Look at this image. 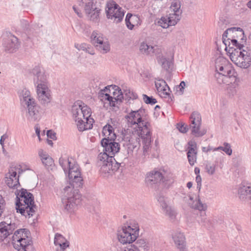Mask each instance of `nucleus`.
<instances>
[{
    "instance_id": "09e8293b",
    "label": "nucleus",
    "mask_w": 251,
    "mask_h": 251,
    "mask_svg": "<svg viewBox=\"0 0 251 251\" xmlns=\"http://www.w3.org/2000/svg\"><path fill=\"white\" fill-rule=\"evenodd\" d=\"M177 128L180 132L183 133H186L188 130L187 126L182 124H177Z\"/></svg>"
},
{
    "instance_id": "412c9836",
    "label": "nucleus",
    "mask_w": 251,
    "mask_h": 251,
    "mask_svg": "<svg viewBox=\"0 0 251 251\" xmlns=\"http://www.w3.org/2000/svg\"><path fill=\"white\" fill-rule=\"evenodd\" d=\"M163 174L160 171H152L147 174L145 180L149 186L161 183L163 178Z\"/></svg>"
},
{
    "instance_id": "b1692460",
    "label": "nucleus",
    "mask_w": 251,
    "mask_h": 251,
    "mask_svg": "<svg viewBox=\"0 0 251 251\" xmlns=\"http://www.w3.org/2000/svg\"><path fill=\"white\" fill-rule=\"evenodd\" d=\"M179 20L180 19H176V17H161L158 23L162 27L167 28L170 26L175 25Z\"/></svg>"
},
{
    "instance_id": "c9c22d12",
    "label": "nucleus",
    "mask_w": 251,
    "mask_h": 251,
    "mask_svg": "<svg viewBox=\"0 0 251 251\" xmlns=\"http://www.w3.org/2000/svg\"><path fill=\"white\" fill-rule=\"evenodd\" d=\"M197 151L196 149H189L187 153L188 162L191 166L195 164L197 160Z\"/></svg>"
},
{
    "instance_id": "6e6d98bb",
    "label": "nucleus",
    "mask_w": 251,
    "mask_h": 251,
    "mask_svg": "<svg viewBox=\"0 0 251 251\" xmlns=\"http://www.w3.org/2000/svg\"><path fill=\"white\" fill-rule=\"evenodd\" d=\"M8 136L6 134H4L1 136L0 140V144L3 146L4 145V141L8 138Z\"/></svg>"
},
{
    "instance_id": "ea45409f",
    "label": "nucleus",
    "mask_w": 251,
    "mask_h": 251,
    "mask_svg": "<svg viewBox=\"0 0 251 251\" xmlns=\"http://www.w3.org/2000/svg\"><path fill=\"white\" fill-rule=\"evenodd\" d=\"M180 6V2L179 0H174L172 1L170 9L174 12V16H179L178 12Z\"/></svg>"
},
{
    "instance_id": "a211bd4d",
    "label": "nucleus",
    "mask_w": 251,
    "mask_h": 251,
    "mask_svg": "<svg viewBox=\"0 0 251 251\" xmlns=\"http://www.w3.org/2000/svg\"><path fill=\"white\" fill-rule=\"evenodd\" d=\"M215 68L217 72L232 78L234 71L231 64L225 58L220 56L216 59Z\"/></svg>"
},
{
    "instance_id": "13d9d810",
    "label": "nucleus",
    "mask_w": 251,
    "mask_h": 251,
    "mask_svg": "<svg viewBox=\"0 0 251 251\" xmlns=\"http://www.w3.org/2000/svg\"><path fill=\"white\" fill-rule=\"evenodd\" d=\"M47 136L48 137L52 139H54L55 138V134L50 130L48 131Z\"/></svg>"
},
{
    "instance_id": "6e6552de",
    "label": "nucleus",
    "mask_w": 251,
    "mask_h": 251,
    "mask_svg": "<svg viewBox=\"0 0 251 251\" xmlns=\"http://www.w3.org/2000/svg\"><path fill=\"white\" fill-rule=\"evenodd\" d=\"M16 209L17 212L29 217L32 216L36 209L33 195L22 189L16 197Z\"/></svg>"
},
{
    "instance_id": "58836bf2",
    "label": "nucleus",
    "mask_w": 251,
    "mask_h": 251,
    "mask_svg": "<svg viewBox=\"0 0 251 251\" xmlns=\"http://www.w3.org/2000/svg\"><path fill=\"white\" fill-rule=\"evenodd\" d=\"M157 62L160 64L162 67L165 70H168L172 65V62L169 59H167L165 56H163L162 58H160Z\"/></svg>"
},
{
    "instance_id": "f03ea898",
    "label": "nucleus",
    "mask_w": 251,
    "mask_h": 251,
    "mask_svg": "<svg viewBox=\"0 0 251 251\" xmlns=\"http://www.w3.org/2000/svg\"><path fill=\"white\" fill-rule=\"evenodd\" d=\"M143 112L144 111L141 109L132 110L125 116V118L127 120L128 126L133 128L130 133L137 131L139 134L146 135V138L145 139L146 143V147H147L149 143L151 142V125L143 118Z\"/></svg>"
},
{
    "instance_id": "f704fd0d",
    "label": "nucleus",
    "mask_w": 251,
    "mask_h": 251,
    "mask_svg": "<svg viewBox=\"0 0 251 251\" xmlns=\"http://www.w3.org/2000/svg\"><path fill=\"white\" fill-rule=\"evenodd\" d=\"M103 134L107 138L106 139H115L116 135L114 132V128L109 124L105 125L102 129Z\"/></svg>"
},
{
    "instance_id": "5701e85b",
    "label": "nucleus",
    "mask_w": 251,
    "mask_h": 251,
    "mask_svg": "<svg viewBox=\"0 0 251 251\" xmlns=\"http://www.w3.org/2000/svg\"><path fill=\"white\" fill-rule=\"evenodd\" d=\"M172 238L176 247L181 251L185 249V238L183 233L176 230L172 233Z\"/></svg>"
},
{
    "instance_id": "c03bdc74",
    "label": "nucleus",
    "mask_w": 251,
    "mask_h": 251,
    "mask_svg": "<svg viewBox=\"0 0 251 251\" xmlns=\"http://www.w3.org/2000/svg\"><path fill=\"white\" fill-rule=\"evenodd\" d=\"M143 99L145 103L151 105L154 104L157 102V100L153 98L152 97H149L145 94L143 95Z\"/></svg>"
},
{
    "instance_id": "aec40b11",
    "label": "nucleus",
    "mask_w": 251,
    "mask_h": 251,
    "mask_svg": "<svg viewBox=\"0 0 251 251\" xmlns=\"http://www.w3.org/2000/svg\"><path fill=\"white\" fill-rule=\"evenodd\" d=\"M105 11L107 16H124L126 13V10L114 0L107 2Z\"/></svg>"
},
{
    "instance_id": "338daca9",
    "label": "nucleus",
    "mask_w": 251,
    "mask_h": 251,
    "mask_svg": "<svg viewBox=\"0 0 251 251\" xmlns=\"http://www.w3.org/2000/svg\"><path fill=\"white\" fill-rule=\"evenodd\" d=\"M90 49H88L87 51H86V52H88L89 53H90V54H94V52L93 50H91L90 51L89 50Z\"/></svg>"
},
{
    "instance_id": "0eeeda50",
    "label": "nucleus",
    "mask_w": 251,
    "mask_h": 251,
    "mask_svg": "<svg viewBox=\"0 0 251 251\" xmlns=\"http://www.w3.org/2000/svg\"><path fill=\"white\" fill-rule=\"evenodd\" d=\"M75 186L70 185L64 189L62 203L65 210L71 215L74 214L78 210L81 201V196Z\"/></svg>"
},
{
    "instance_id": "4be33fe9",
    "label": "nucleus",
    "mask_w": 251,
    "mask_h": 251,
    "mask_svg": "<svg viewBox=\"0 0 251 251\" xmlns=\"http://www.w3.org/2000/svg\"><path fill=\"white\" fill-rule=\"evenodd\" d=\"M155 85L160 97L166 98L170 96V89L165 80L162 79H156Z\"/></svg>"
},
{
    "instance_id": "4d7b16f0",
    "label": "nucleus",
    "mask_w": 251,
    "mask_h": 251,
    "mask_svg": "<svg viewBox=\"0 0 251 251\" xmlns=\"http://www.w3.org/2000/svg\"><path fill=\"white\" fill-rule=\"evenodd\" d=\"M207 151H208V152L209 151H212L213 152L218 151V147L214 148L211 146H208V147H207Z\"/></svg>"
},
{
    "instance_id": "f257e3e1",
    "label": "nucleus",
    "mask_w": 251,
    "mask_h": 251,
    "mask_svg": "<svg viewBox=\"0 0 251 251\" xmlns=\"http://www.w3.org/2000/svg\"><path fill=\"white\" fill-rule=\"evenodd\" d=\"M114 139L104 138L101 141L103 148V152L98 156V163L100 166V172L103 174H110L111 171H116L119 168L114 156L120 150L119 143L114 141Z\"/></svg>"
},
{
    "instance_id": "49530a36",
    "label": "nucleus",
    "mask_w": 251,
    "mask_h": 251,
    "mask_svg": "<svg viewBox=\"0 0 251 251\" xmlns=\"http://www.w3.org/2000/svg\"><path fill=\"white\" fill-rule=\"evenodd\" d=\"M136 246L138 248L143 249L144 250L148 248L147 244L144 239H140L137 240L135 243Z\"/></svg>"
},
{
    "instance_id": "de8ad7c7",
    "label": "nucleus",
    "mask_w": 251,
    "mask_h": 251,
    "mask_svg": "<svg viewBox=\"0 0 251 251\" xmlns=\"http://www.w3.org/2000/svg\"><path fill=\"white\" fill-rule=\"evenodd\" d=\"M75 47L79 50L87 51L88 49H90V46L85 43L75 44Z\"/></svg>"
},
{
    "instance_id": "4c0bfd02",
    "label": "nucleus",
    "mask_w": 251,
    "mask_h": 251,
    "mask_svg": "<svg viewBox=\"0 0 251 251\" xmlns=\"http://www.w3.org/2000/svg\"><path fill=\"white\" fill-rule=\"evenodd\" d=\"M162 210L164 214L169 217L170 220L175 221L176 216V212L173 208L171 206H168Z\"/></svg>"
},
{
    "instance_id": "79ce46f5",
    "label": "nucleus",
    "mask_w": 251,
    "mask_h": 251,
    "mask_svg": "<svg viewBox=\"0 0 251 251\" xmlns=\"http://www.w3.org/2000/svg\"><path fill=\"white\" fill-rule=\"evenodd\" d=\"M156 199L162 209L166 208L168 206L167 198L162 194H159L157 196Z\"/></svg>"
},
{
    "instance_id": "ddd939ff",
    "label": "nucleus",
    "mask_w": 251,
    "mask_h": 251,
    "mask_svg": "<svg viewBox=\"0 0 251 251\" xmlns=\"http://www.w3.org/2000/svg\"><path fill=\"white\" fill-rule=\"evenodd\" d=\"M92 43L102 54L109 52L110 45L108 39L104 38L103 35L97 31H94L91 35Z\"/></svg>"
},
{
    "instance_id": "4468645a",
    "label": "nucleus",
    "mask_w": 251,
    "mask_h": 251,
    "mask_svg": "<svg viewBox=\"0 0 251 251\" xmlns=\"http://www.w3.org/2000/svg\"><path fill=\"white\" fill-rule=\"evenodd\" d=\"M72 113L75 121L83 119L88 121V118H91V110L84 103L81 101H77L73 106Z\"/></svg>"
},
{
    "instance_id": "f3484780",
    "label": "nucleus",
    "mask_w": 251,
    "mask_h": 251,
    "mask_svg": "<svg viewBox=\"0 0 251 251\" xmlns=\"http://www.w3.org/2000/svg\"><path fill=\"white\" fill-rule=\"evenodd\" d=\"M201 118L200 114L197 112H193L190 117V127L192 134L196 137H201L204 135L206 131L201 130Z\"/></svg>"
},
{
    "instance_id": "f8f14e48",
    "label": "nucleus",
    "mask_w": 251,
    "mask_h": 251,
    "mask_svg": "<svg viewBox=\"0 0 251 251\" xmlns=\"http://www.w3.org/2000/svg\"><path fill=\"white\" fill-rule=\"evenodd\" d=\"M231 40H236L238 43L242 44L246 43V39L243 29L240 27H233L225 31L223 35V41L225 45L226 46L228 45V42L231 43Z\"/></svg>"
},
{
    "instance_id": "774afa93",
    "label": "nucleus",
    "mask_w": 251,
    "mask_h": 251,
    "mask_svg": "<svg viewBox=\"0 0 251 251\" xmlns=\"http://www.w3.org/2000/svg\"><path fill=\"white\" fill-rule=\"evenodd\" d=\"M195 173L197 174L200 173V169L198 168H195Z\"/></svg>"
},
{
    "instance_id": "8fccbe9b",
    "label": "nucleus",
    "mask_w": 251,
    "mask_h": 251,
    "mask_svg": "<svg viewBox=\"0 0 251 251\" xmlns=\"http://www.w3.org/2000/svg\"><path fill=\"white\" fill-rule=\"evenodd\" d=\"M5 205V201L1 196L0 195V217L3 212Z\"/></svg>"
},
{
    "instance_id": "39448f33",
    "label": "nucleus",
    "mask_w": 251,
    "mask_h": 251,
    "mask_svg": "<svg viewBox=\"0 0 251 251\" xmlns=\"http://www.w3.org/2000/svg\"><path fill=\"white\" fill-rule=\"evenodd\" d=\"M20 100L26 107L25 117L28 122L34 123L39 121L42 116L40 106L31 96L29 90L24 89L20 93Z\"/></svg>"
},
{
    "instance_id": "2eb2a0df",
    "label": "nucleus",
    "mask_w": 251,
    "mask_h": 251,
    "mask_svg": "<svg viewBox=\"0 0 251 251\" xmlns=\"http://www.w3.org/2000/svg\"><path fill=\"white\" fill-rule=\"evenodd\" d=\"M21 171L22 170L19 165H13L10 166L5 177V183L9 188L17 189L20 186L19 175H18L17 173L20 174Z\"/></svg>"
},
{
    "instance_id": "dca6fc26",
    "label": "nucleus",
    "mask_w": 251,
    "mask_h": 251,
    "mask_svg": "<svg viewBox=\"0 0 251 251\" xmlns=\"http://www.w3.org/2000/svg\"><path fill=\"white\" fill-rule=\"evenodd\" d=\"M108 91L107 87H105L104 89L101 90L98 94V97L100 100L103 102V106L107 107L108 106L112 107L116 106V104L119 102H121L123 99V96L122 92L120 93L117 96H115V92H114V97L110 96L106 92Z\"/></svg>"
},
{
    "instance_id": "7ed1b4c3",
    "label": "nucleus",
    "mask_w": 251,
    "mask_h": 251,
    "mask_svg": "<svg viewBox=\"0 0 251 251\" xmlns=\"http://www.w3.org/2000/svg\"><path fill=\"white\" fill-rule=\"evenodd\" d=\"M31 73L33 75V82L36 87L39 100L42 104L49 103L51 100V96L44 70L40 66H35Z\"/></svg>"
},
{
    "instance_id": "cd10ccee",
    "label": "nucleus",
    "mask_w": 251,
    "mask_h": 251,
    "mask_svg": "<svg viewBox=\"0 0 251 251\" xmlns=\"http://www.w3.org/2000/svg\"><path fill=\"white\" fill-rule=\"evenodd\" d=\"M54 244L56 246H59L63 250L69 246V242L67 240L59 233L55 235Z\"/></svg>"
},
{
    "instance_id": "a19ab883",
    "label": "nucleus",
    "mask_w": 251,
    "mask_h": 251,
    "mask_svg": "<svg viewBox=\"0 0 251 251\" xmlns=\"http://www.w3.org/2000/svg\"><path fill=\"white\" fill-rule=\"evenodd\" d=\"M163 178L161 183L165 184H170L173 182L174 177L173 174L171 173H167L166 172L162 173Z\"/></svg>"
},
{
    "instance_id": "1a4fd4ad",
    "label": "nucleus",
    "mask_w": 251,
    "mask_h": 251,
    "mask_svg": "<svg viewBox=\"0 0 251 251\" xmlns=\"http://www.w3.org/2000/svg\"><path fill=\"white\" fill-rule=\"evenodd\" d=\"M146 138V135L139 134L137 131H134L133 133H130L129 134L126 135L123 139V146L126 151V154L125 155L124 159L133 156V151L138 149L139 147L141 139L143 141L144 152H147L150 147L151 142L146 147V143L145 139Z\"/></svg>"
},
{
    "instance_id": "603ef678",
    "label": "nucleus",
    "mask_w": 251,
    "mask_h": 251,
    "mask_svg": "<svg viewBox=\"0 0 251 251\" xmlns=\"http://www.w3.org/2000/svg\"><path fill=\"white\" fill-rule=\"evenodd\" d=\"M226 17H220L219 21H218L219 26L221 27H223L225 24L227 23V21L225 18Z\"/></svg>"
},
{
    "instance_id": "9d476101",
    "label": "nucleus",
    "mask_w": 251,
    "mask_h": 251,
    "mask_svg": "<svg viewBox=\"0 0 251 251\" xmlns=\"http://www.w3.org/2000/svg\"><path fill=\"white\" fill-rule=\"evenodd\" d=\"M29 235V231L26 229L16 230L12 236L13 247L17 251H35Z\"/></svg>"
},
{
    "instance_id": "c85d7f7f",
    "label": "nucleus",
    "mask_w": 251,
    "mask_h": 251,
    "mask_svg": "<svg viewBox=\"0 0 251 251\" xmlns=\"http://www.w3.org/2000/svg\"><path fill=\"white\" fill-rule=\"evenodd\" d=\"M38 153L44 165L49 167L51 166L53 164V159L46 151H43V150L39 149Z\"/></svg>"
},
{
    "instance_id": "c756f323",
    "label": "nucleus",
    "mask_w": 251,
    "mask_h": 251,
    "mask_svg": "<svg viewBox=\"0 0 251 251\" xmlns=\"http://www.w3.org/2000/svg\"><path fill=\"white\" fill-rule=\"evenodd\" d=\"M140 53L147 56L152 55L153 46L149 45L147 42L143 41L140 43L139 47Z\"/></svg>"
},
{
    "instance_id": "473e14b6",
    "label": "nucleus",
    "mask_w": 251,
    "mask_h": 251,
    "mask_svg": "<svg viewBox=\"0 0 251 251\" xmlns=\"http://www.w3.org/2000/svg\"><path fill=\"white\" fill-rule=\"evenodd\" d=\"M84 9L86 14H91V16H99L100 11V9L96 8L92 1L86 3Z\"/></svg>"
},
{
    "instance_id": "5fc2aeb1",
    "label": "nucleus",
    "mask_w": 251,
    "mask_h": 251,
    "mask_svg": "<svg viewBox=\"0 0 251 251\" xmlns=\"http://www.w3.org/2000/svg\"><path fill=\"white\" fill-rule=\"evenodd\" d=\"M188 145H189V147L188 148V150L189 149H191V148H193V149H196L197 150V148H196V143L195 141H190L188 142Z\"/></svg>"
},
{
    "instance_id": "bf43d9fd",
    "label": "nucleus",
    "mask_w": 251,
    "mask_h": 251,
    "mask_svg": "<svg viewBox=\"0 0 251 251\" xmlns=\"http://www.w3.org/2000/svg\"><path fill=\"white\" fill-rule=\"evenodd\" d=\"M185 86V83L184 81H181L178 85V88L181 92L183 91L184 87Z\"/></svg>"
},
{
    "instance_id": "2f4dec72",
    "label": "nucleus",
    "mask_w": 251,
    "mask_h": 251,
    "mask_svg": "<svg viewBox=\"0 0 251 251\" xmlns=\"http://www.w3.org/2000/svg\"><path fill=\"white\" fill-rule=\"evenodd\" d=\"M218 149L219 152L217 153H214V155L217 154L220 157H223L224 154L221 151L225 152L228 155H231L232 153V150L230 145L226 142H225L223 146L218 147Z\"/></svg>"
},
{
    "instance_id": "3c124183",
    "label": "nucleus",
    "mask_w": 251,
    "mask_h": 251,
    "mask_svg": "<svg viewBox=\"0 0 251 251\" xmlns=\"http://www.w3.org/2000/svg\"><path fill=\"white\" fill-rule=\"evenodd\" d=\"M196 181L197 183V189L199 192H200L201 186V178L200 175L197 176L196 177Z\"/></svg>"
},
{
    "instance_id": "9b49d317",
    "label": "nucleus",
    "mask_w": 251,
    "mask_h": 251,
    "mask_svg": "<svg viewBox=\"0 0 251 251\" xmlns=\"http://www.w3.org/2000/svg\"><path fill=\"white\" fill-rule=\"evenodd\" d=\"M139 226L135 222H130L118 230L119 241L122 244H130L135 241L139 236Z\"/></svg>"
},
{
    "instance_id": "a18cd8bd",
    "label": "nucleus",
    "mask_w": 251,
    "mask_h": 251,
    "mask_svg": "<svg viewBox=\"0 0 251 251\" xmlns=\"http://www.w3.org/2000/svg\"><path fill=\"white\" fill-rule=\"evenodd\" d=\"M216 165L210 163L207 164L205 166L206 172L210 175H213L215 172Z\"/></svg>"
},
{
    "instance_id": "393cba45",
    "label": "nucleus",
    "mask_w": 251,
    "mask_h": 251,
    "mask_svg": "<svg viewBox=\"0 0 251 251\" xmlns=\"http://www.w3.org/2000/svg\"><path fill=\"white\" fill-rule=\"evenodd\" d=\"M20 44L18 38L13 36L8 39L4 44L5 50L9 52H12L19 48Z\"/></svg>"
},
{
    "instance_id": "7c9ffc66",
    "label": "nucleus",
    "mask_w": 251,
    "mask_h": 251,
    "mask_svg": "<svg viewBox=\"0 0 251 251\" xmlns=\"http://www.w3.org/2000/svg\"><path fill=\"white\" fill-rule=\"evenodd\" d=\"M125 21L127 28L131 30L134 26L140 25L141 20L139 17H126Z\"/></svg>"
},
{
    "instance_id": "bb28decb",
    "label": "nucleus",
    "mask_w": 251,
    "mask_h": 251,
    "mask_svg": "<svg viewBox=\"0 0 251 251\" xmlns=\"http://www.w3.org/2000/svg\"><path fill=\"white\" fill-rule=\"evenodd\" d=\"M188 203L191 208L199 211H205L207 209V205L202 202L199 198V196H198V200L195 201L193 200L192 197L189 196Z\"/></svg>"
},
{
    "instance_id": "e433bc0d",
    "label": "nucleus",
    "mask_w": 251,
    "mask_h": 251,
    "mask_svg": "<svg viewBox=\"0 0 251 251\" xmlns=\"http://www.w3.org/2000/svg\"><path fill=\"white\" fill-rule=\"evenodd\" d=\"M215 77L217 83L220 85L227 84V83L229 82V80L232 78L218 72L215 74Z\"/></svg>"
},
{
    "instance_id": "37998d69",
    "label": "nucleus",
    "mask_w": 251,
    "mask_h": 251,
    "mask_svg": "<svg viewBox=\"0 0 251 251\" xmlns=\"http://www.w3.org/2000/svg\"><path fill=\"white\" fill-rule=\"evenodd\" d=\"M153 50L152 55L154 54L155 55L157 60L164 56L162 53L163 49L157 46H153Z\"/></svg>"
},
{
    "instance_id": "e2e57ef3",
    "label": "nucleus",
    "mask_w": 251,
    "mask_h": 251,
    "mask_svg": "<svg viewBox=\"0 0 251 251\" xmlns=\"http://www.w3.org/2000/svg\"><path fill=\"white\" fill-rule=\"evenodd\" d=\"M192 185H193V183L192 182H188L187 183V187L190 189L192 187Z\"/></svg>"
},
{
    "instance_id": "a878e982",
    "label": "nucleus",
    "mask_w": 251,
    "mask_h": 251,
    "mask_svg": "<svg viewBox=\"0 0 251 251\" xmlns=\"http://www.w3.org/2000/svg\"><path fill=\"white\" fill-rule=\"evenodd\" d=\"M88 119V121L83 119L75 121L77 127L79 131H83L92 128L94 120L92 118Z\"/></svg>"
},
{
    "instance_id": "423d86ee",
    "label": "nucleus",
    "mask_w": 251,
    "mask_h": 251,
    "mask_svg": "<svg viewBox=\"0 0 251 251\" xmlns=\"http://www.w3.org/2000/svg\"><path fill=\"white\" fill-rule=\"evenodd\" d=\"M60 166L65 174L68 173L71 185L79 187L82 186L83 178L80 169L73 158L60 157L59 160Z\"/></svg>"
},
{
    "instance_id": "72a5a7b5",
    "label": "nucleus",
    "mask_w": 251,
    "mask_h": 251,
    "mask_svg": "<svg viewBox=\"0 0 251 251\" xmlns=\"http://www.w3.org/2000/svg\"><path fill=\"white\" fill-rule=\"evenodd\" d=\"M232 78L234 79V81L233 82H229L227 83L226 90L229 95L234 96L237 93L239 86V82L235 78L234 76Z\"/></svg>"
},
{
    "instance_id": "69168bd1",
    "label": "nucleus",
    "mask_w": 251,
    "mask_h": 251,
    "mask_svg": "<svg viewBox=\"0 0 251 251\" xmlns=\"http://www.w3.org/2000/svg\"><path fill=\"white\" fill-rule=\"evenodd\" d=\"M247 5L249 8L251 9V0L248 2Z\"/></svg>"
},
{
    "instance_id": "864d4df0",
    "label": "nucleus",
    "mask_w": 251,
    "mask_h": 251,
    "mask_svg": "<svg viewBox=\"0 0 251 251\" xmlns=\"http://www.w3.org/2000/svg\"><path fill=\"white\" fill-rule=\"evenodd\" d=\"M126 95H127V97L130 99H136V95L134 94L133 92H131L130 90L126 91Z\"/></svg>"
},
{
    "instance_id": "680f3d73",
    "label": "nucleus",
    "mask_w": 251,
    "mask_h": 251,
    "mask_svg": "<svg viewBox=\"0 0 251 251\" xmlns=\"http://www.w3.org/2000/svg\"><path fill=\"white\" fill-rule=\"evenodd\" d=\"M73 9H74V11L75 12V13L76 14L78 15V14H79V10H78V9L77 7H75V6H73Z\"/></svg>"
},
{
    "instance_id": "0e129e2a",
    "label": "nucleus",
    "mask_w": 251,
    "mask_h": 251,
    "mask_svg": "<svg viewBox=\"0 0 251 251\" xmlns=\"http://www.w3.org/2000/svg\"><path fill=\"white\" fill-rule=\"evenodd\" d=\"M207 147H202V151L203 152L208 153V151H207Z\"/></svg>"
},
{
    "instance_id": "052dcab7",
    "label": "nucleus",
    "mask_w": 251,
    "mask_h": 251,
    "mask_svg": "<svg viewBox=\"0 0 251 251\" xmlns=\"http://www.w3.org/2000/svg\"><path fill=\"white\" fill-rule=\"evenodd\" d=\"M35 132H36V134H37V135L38 137L39 140H40V129L37 126L35 127Z\"/></svg>"
},
{
    "instance_id": "6ab92c4d",
    "label": "nucleus",
    "mask_w": 251,
    "mask_h": 251,
    "mask_svg": "<svg viewBox=\"0 0 251 251\" xmlns=\"http://www.w3.org/2000/svg\"><path fill=\"white\" fill-rule=\"evenodd\" d=\"M17 228V225L11 220H6L0 223V241H3L12 234Z\"/></svg>"
},
{
    "instance_id": "20e7f679",
    "label": "nucleus",
    "mask_w": 251,
    "mask_h": 251,
    "mask_svg": "<svg viewBox=\"0 0 251 251\" xmlns=\"http://www.w3.org/2000/svg\"><path fill=\"white\" fill-rule=\"evenodd\" d=\"M229 52L231 61L237 66L244 69L251 65V52L244 49L243 44L238 43L237 40L228 42Z\"/></svg>"
}]
</instances>
